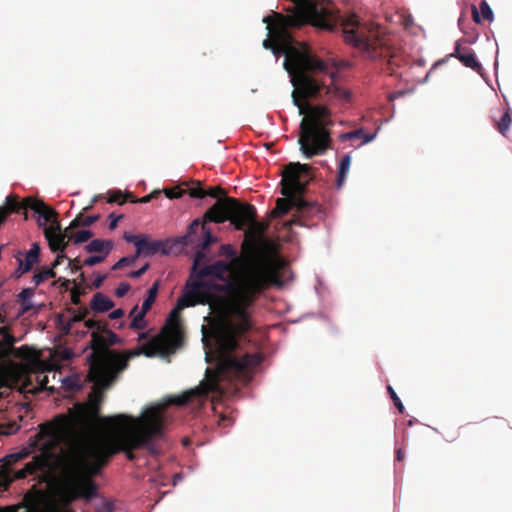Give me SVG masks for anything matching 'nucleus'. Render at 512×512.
Listing matches in <instances>:
<instances>
[{
  "instance_id": "nucleus-1",
  "label": "nucleus",
  "mask_w": 512,
  "mask_h": 512,
  "mask_svg": "<svg viewBox=\"0 0 512 512\" xmlns=\"http://www.w3.org/2000/svg\"><path fill=\"white\" fill-rule=\"evenodd\" d=\"M269 248L262 236L253 235L242 243L245 260L250 264L237 271L243 262L230 244L220 247L219 255L230 261L218 260L202 264L195 279L212 277L223 282L218 289L224 293L221 300V318L209 331L203 327V343L206 361L216 362L215 369H207L200 385L181 395L169 399V405L184 406L197 400L205 401L210 394L222 396L221 381L238 379L249 382L255 369L261 364L259 353H241L240 344L245 334L253 327L252 314L260 295L272 285L279 283L278 268L269 261H258Z\"/></svg>"
},
{
  "instance_id": "nucleus-2",
  "label": "nucleus",
  "mask_w": 512,
  "mask_h": 512,
  "mask_svg": "<svg viewBox=\"0 0 512 512\" xmlns=\"http://www.w3.org/2000/svg\"><path fill=\"white\" fill-rule=\"evenodd\" d=\"M112 426L107 433L94 436L83 441L79 448L89 460L92 473L98 474L108 464L111 457L124 452L127 459L134 460V450L147 448L164 435L165 418L163 408L151 406L146 408L139 417L128 414H116L113 418H105Z\"/></svg>"
},
{
  "instance_id": "nucleus-3",
  "label": "nucleus",
  "mask_w": 512,
  "mask_h": 512,
  "mask_svg": "<svg viewBox=\"0 0 512 512\" xmlns=\"http://www.w3.org/2000/svg\"><path fill=\"white\" fill-rule=\"evenodd\" d=\"M256 216V209L253 205L242 204L232 197H224L223 199H218L206 211L203 222L195 219L188 226L187 233L177 240L179 244L197 248L190 277L195 278L196 272H198L202 264L208 261L206 250L216 241L210 229L206 227V221L214 223L230 221L237 230H243L245 227L251 226L259 233H262L265 227L256 221Z\"/></svg>"
},
{
  "instance_id": "nucleus-4",
  "label": "nucleus",
  "mask_w": 512,
  "mask_h": 512,
  "mask_svg": "<svg viewBox=\"0 0 512 512\" xmlns=\"http://www.w3.org/2000/svg\"><path fill=\"white\" fill-rule=\"evenodd\" d=\"M87 378L92 382L93 389L89 393L86 403H77L69 415H58L51 422L43 423L39 426L40 433L37 439L45 435L50 437L52 445H60L64 437L80 435L85 437L86 441L90 437H94L93 432L97 429L107 433L112 426L106 423L105 418H113L112 416H102L101 406L104 400V391L111 386H102L96 380L92 379L90 370H88Z\"/></svg>"
},
{
  "instance_id": "nucleus-5",
  "label": "nucleus",
  "mask_w": 512,
  "mask_h": 512,
  "mask_svg": "<svg viewBox=\"0 0 512 512\" xmlns=\"http://www.w3.org/2000/svg\"><path fill=\"white\" fill-rule=\"evenodd\" d=\"M84 324L91 330V340L87 346L91 352L86 357L90 375L100 385L112 386L128 368L129 361L144 354V345L138 349L124 352L111 349L110 347L121 343V339L108 328L106 321L88 319Z\"/></svg>"
},
{
  "instance_id": "nucleus-6",
  "label": "nucleus",
  "mask_w": 512,
  "mask_h": 512,
  "mask_svg": "<svg viewBox=\"0 0 512 512\" xmlns=\"http://www.w3.org/2000/svg\"><path fill=\"white\" fill-rule=\"evenodd\" d=\"M213 298L210 286L201 279L191 278L186 283L183 294L171 310L166 325L161 333L144 344V355L152 357L155 354L167 356L179 349L184 340L180 322V312L197 304H209Z\"/></svg>"
},
{
  "instance_id": "nucleus-7",
  "label": "nucleus",
  "mask_w": 512,
  "mask_h": 512,
  "mask_svg": "<svg viewBox=\"0 0 512 512\" xmlns=\"http://www.w3.org/2000/svg\"><path fill=\"white\" fill-rule=\"evenodd\" d=\"M56 460L59 461L62 475L57 492L62 508L54 505L46 512H74L68 509L73 501L78 498L91 500L97 496V485L92 479L97 474L92 473L89 460L80 449L71 450Z\"/></svg>"
},
{
  "instance_id": "nucleus-8",
  "label": "nucleus",
  "mask_w": 512,
  "mask_h": 512,
  "mask_svg": "<svg viewBox=\"0 0 512 512\" xmlns=\"http://www.w3.org/2000/svg\"><path fill=\"white\" fill-rule=\"evenodd\" d=\"M29 438V448L7 455L0 465V491H6L14 480L25 479L37 472H45L53 468L58 458L54 450L59 445H52L48 435L37 439Z\"/></svg>"
},
{
  "instance_id": "nucleus-9",
  "label": "nucleus",
  "mask_w": 512,
  "mask_h": 512,
  "mask_svg": "<svg viewBox=\"0 0 512 512\" xmlns=\"http://www.w3.org/2000/svg\"><path fill=\"white\" fill-rule=\"evenodd\" d=\"M29 438V448L7 455L0 465V491H6L14 480L25 479L37 472H45L53 468L58 458L54 450L59 445H52L48 435L37 439Z\"/></svg>"
},
{
  "instance_id": "nucleus-10",
  "label": "nucleus",
  "mask_w": 512,
  "mask_h": 512,
  "mask_svg": "<svg viewBox=\"0 0 512 512\" xmlns=\"http://www.w3.org/2000/svg\"><path fill=\"white\" fill-rule=\"evenodd\" d=\"M311 167L308 164L289 163L284 171L281 180V194L283 198L276 200V207L271 211V216L274 218L282 217L290 210L296 211L299 196L302 193L304 185L301 181V176L310 175Z\"/></svg>"
},
{
  "instance_id": "nucleus-11",
  "label": "nucleus",
  "mask_w": 512,
  "mask_h": 512,
  "mask_svg": "<svg viewBox=\"0 0 512 512\" xmlns=\"http://www.w3.org/2000/svg\"><path fill=\"white\" fill-rule=\"evenodd\" d=\"M30 209L38 214L37 223L40 227H48L46 224L57 221V213L54 209L46 205L42 200L33 197H26L22 201L15 194L6 197L4 204L0 207V225L5 222L11 213H19L24 211V218L27 219V210Z\"/></svg>"
},
{
  "instance_id": "nucleus-12",
  "label": "nucleus",
  "mask_w": 512,
  "mask_h": 512,
  "mask_svg": "<svg viewBox=\"0 0 512 512\" xmlns=\"http://www.w3.org/2000/svg\"><path fill=\"white\" fill-rule=\"evenodd\" d=\"M296 211L293 214L292 219L287 223L289 226L292 225H305L309 226L308 221L314 219H322V209L316 202H308L299 196Z\"/></svg>"
},
{
  "instance_id": "nucleus-13",
  "label": "nucleus",
  "mask_w": 512,
  "mask_h": 512,
  "mask_svg": "<svg viewBox=\"0 0 512 512\" xmlns=\"http://www.w3.org/2000/svg\"><path fill=\"white\" fill-rule=\"evenodd\" d=\"M75 228H70V225L62 231L61 225L58 221L55 224L45 227L44 236L48 241L49 247L52 252H64L68 243L71 239L69 236L75 234L73 232Z\"/></svg>"
},
{
  "instance_id": "nucleus-14",
  "label": "nucleus",
  "mask_w": 512,
  "mask_h": 512,
  "mask_svg": "<svg viewBox=\"0 0 512 512\" xmlns=\"http://www.w3.org/2000/svg\"><path fill=\"white\" fill-rule=\"evenodd\" d=\"M450 56L457 58L465 67L470 68L477 73L482 71V65L477 60L473 50L469 47L461 46L459 42L456 43L454 52Z\"/></svg>"
},
{
  "instance_id": "nucleus-15",
  "label": "nucleus",
  "mask_w": 512,
  "mask_h": 512,
  "mask_svg": "<svg viewBox=\"0 0 512 512\" xmlns=\"http://www.w3.org/2000/svg\"><path fill=\"white\" fill-rule=\"evenodd\" d=\"M158 252L168 254L169 250L163 241L149 240L146 236L141 237L140 241L136 243V256H152Z\"/></svg>"
},
{
  "instance_id": "nucleus-16",
  "label": "nucleus",
  "mask_w": 512,
  "mask_h": 512,
  "mask_svg": "<svg viewBox=\"0 0 512 512\" xmlns=\"http://www.w3.org/2000/svg\"><path fill=\"white\" fill-rule=\"evenodd\" d=\"M40 260V246L37 242L31 245L28 252L25 253V257H17L18 268L17 273L22 275L29 272L33 265L38 263Z\"/></svg>"
},
{
  "instance_id": "nucleus-17",
  "label": "nucleus",
  "mask_w": 512,
  "mask_h": 512,
  "mask_svg": "<svg viewBox=\"0 0 512 512\" xmlns=\"http://www.w3.org/2000/svg\"><path fill=\"white\" fill-rule=\"evenodd\" d=\"M188 193L192 198L199 199H203L206 196L219 198L220 196L226 195L225 190L220 186L210 187L206 190L201 187L200 182L194 183L193 186L188 189Z\"/></svg>"
},
{
  "instance_id": "nucleus-18",
  "label": "nucleus",
  "mask_w": 512,
  "mask_h": 512,
  "mask_svg": "<svg viewBox=\"0 0 512 512\" xmlns=\"http://www.w3.org/2000/svg\"><path fill=\"white\" fill-rule=\"evenodd\" d=\"M114 307V302L101 292H97L93 295L90 301V308L95 313H104Z\"/></svg>"
},
{
  "instance_id": "nucleus-19",
  "label": "nucleus",
  "mask_w": 512,
  "mask_h": 512,
  "mask_svg": "<svg viewBox=\"0 0 512 512\" xmlns=\"http://www.w3.org/2000/svg\"><path fill=\"white\" fill-rule=\"evenodd\" d=\"M71 312L73 315L67 321L62 315L58 317L61 329L65 334L70 332L74 323L84 320L89 313L86 307H80L78 311L72 310Z\"/></svg>"
},
{
  "instance_id": "nucleus-20",
  "label": "nucleus",
  "mask_w": 512,
  "mask_h": 512,
  "mask_svg": "<svg viewBox=\"0 0 512 512\" xmlns=\"http://www.w3.org/2000/svg\"><path fill=\"white\" fill-rule=\"evenodd\" d=\"M112 240L93 239L85 246L87 253H99L100 255L108 256L113 249Z\"/></svg>"
},
{
  "instance_id": "nucleus-21",
  "label": "nucleus",
  "mask_w": 512,
  "mask_h": 512,
  "mask_svg": "<svg viewBox=\"0 0 512 512\" xmlns=\"http://www.w3.org/2000/svg\"><path fill=\"white\" fill-rule=\"evenodd\" d=\"M471 10L473 21L477 24H481L482 20L489 22L493 20V11L486 1H481L479 9L473 5Z\"/></svg>"
},
{
  "instance_id": "nucleus-22",
  "label": "nucleus",
  "mask_w": 512,
  "mask_h": 512,
  "mask_svg": "<svg viewBox=\"0 0 512 512\" xmlns=\"http://www.w3.org/2000/svg\"><path fill=\"white\" fill-rule=\"evenodd\" d=\"M493 121H494L495 128L497 129V131L501 135L506 136L507 132L510 129V125L512 123L510 108H505L502 111V113L500 114L499 119H496V116L494 115Z\"/></svg>"
},
{
  "instance_id": "nucleus-23",
  "label": "nucleus",
  "mask_w": 512,
  "mask_h": 512,
  "mask_svg": "<svg viewBox=\"0 0 512 512\" xmlns=\"http://www.w3.org/2000/svg\"><path fill=\"white\" fill-rule=\"evenodd\" d=\"M146 314L147 313H143L141 310L138 311V306L136 305L130 312V316H132V321L129 325V328L133 330L144 329L146 327Z\"/></svg>"
},
{
  "instance_id": "nucleus-24",
  "label": "nucleus",
  "mask_w": 512,
  "mask_h": 512,
  "mask_svg": "<svg viewBox=\"0 0 512 512\" xmlns=\"http://www.w3.org/2000/svg\"><path fill=\"white\" fill-rule=\"evenodd\" d=\"M350 164H351L350 155H348V154L344 155L341 158L340 163H339V170H338V176H337V187L338 188H340L343 185L345 178L347 176V173L349 171Z\"/></svg>"
},
{
  "instance_id": "nucleus-25",
  "label": "nucleus",
  "mask_w": 512,
  "mask_h": 512,
  "mask_svg": "<svg viewBox=\"0 0 512 512\" xmlns=\"http://www.w3.org/2000/svg\"><path fill=\"white\" fill-rule=\"evenodd\" d=\"M99 215L83 216V214L77 215L70 223V228H78L80 226L89 227L99 219Z\"/></svg>"
},
{
  "instance_id": "nucleus-26",
  "label": "nucleus",
  "mask_w": 512,
  "mask_h": 512,
  "mask_svg": "<svg viewBox=\"0 0 512 512\" xmlns=\"http://www.w3.org/2000/svg\"><path fill=\"white\" fill-rule=\"evenodd\" d=\"M55 277L56 273L53 270V268L42 267L41 270L34 274L32 281L35 284V286H38L45 280Z\"/></svg>"
},
{
  "instance_id": "nucleus-27",
  "label": "nucleus",
  "mask_w": 512,
  "mask_h": 512,
  "mask_svg": "<svg viewBox=\"0 0 512 512\" xmlns=\"http://www.w3.org/2000/svg\"><path fill=\"white\" fill-rule=\"evenodd\" d=\"M376 134H363L362 129L355 130L349 133H345L341 136L342 140L352 139V138H360L363 137V143H368L375 138Z\"/></svg>"
},
{
  "instance_id": "nucleus-28",
  "label": "nucleus",
  "mask_w": 512,
  "mask_h": 512,
  "mask_svg": "<svg viewBox=\"0 0 512 512\" xmlns=\"http://www.w3.org/2000/svg\"><path fill=\"white\" fill-rule=\"evenodd\" d=\"M161 192L159 190H154L150 194L145 195L141 198H136L131 192H127V197H129V201L131 203H148L152 199L157 198Z\"/></svg>"
},
{
  "instance_id": "nucleus-29",
  "label": "nucleus",
  "mask_w": 512,
  "mask_h": 512,
  "mask_svg": "<svg viewBox=\"0 0 512 512\" xmlns=\"http://www.w3.org/2000/svg\"><path fill=\"white\" fill-rule=\"evenodd\" d=\"M126 201H129V197H127V192L126 193H123L122 191L120 190H112V191H109V198H108V202L109 203H118L120 205L124 204Z\"/></svg>"
},
{
  "instance_id": "nucleus-30",
  "label": "nucleus",
  "mask_w": 512,
  "mask_h": 512,
  "mask_svg": "<svg viewBox=\"0 0 512 512\" xmlns=\"http://www.w3.org/2000/svg\"><path fill=\"white\" fill-rule=\"evenodd\" d=\"M92 236L93 233L90 230H81L75 234H71L69 239H72L75 244H80L88 241Z\"/></svg>"
},
{
  "instance_id": "nucleus-31",
  "label": "nucleus",
  "mask_w": 512,
  "mask_h": 512,
  "mask_svg": "<svg viewBox=\"0 0 512 512\" xmlns=\"http://www.w3.org/2000/svg\"><path fill=\"white\" fill-rule=\"evenodd\" d=\"M387 391H388V393H389V395H390V397H391L395 407L398 409V411L400 413H403L404 412V406H403L400 398L398 397V395L394 391V389L390 385H388L387 386Z\"/></svg>"
},
{
  "instance_id": "nucleus-32",
  "label": "nucleus",
  "mask_w": 512,
  "mask_h": 512,
  "mask_svg": "<svg viewBox=\"0 0 512 512\" xmlns=\"http://www.w3.org/2000/svg\"><path fill=\"white\" fill-rule=\"evenodd\" d=\"M164 193L169 199H178L186 193V190L181 189L180 187H173L170 189H165Z\"/></svg>"
},
{
  "instance_id": "nucleus-33",
  "label": "nucleus",
  "mask_w": 512,
  "mask_h": 512,
  "mask_svg": "<svg viewBox=\"0 0 512 512\" xmlns=\"http://www.w3.org/2000/svg\"><path fill=\"white\" fill-rule=\"evenodd\" d=\"M106 258H107V256H105V255H100V254L92 255V256H89L86 259H84L83 264L85 266H94L96 264L102 263L103 261H105Z\"/></svg>"
},
{
  "instance_id": "nucleus-34",
  "label": "nucleus",
  "mask_w": 512,
  "mask_h": 512,
  "mask_svg": "<svg viewBox=\"0 0 512 512\" xmlns=\"http://www.w3.org/2000/svg\"><path fill=\"white\" fill-rule=\"evenodd\" d=\"M137 256L134 257H122L112 267V270H118L125 266H129L134 263Z\"/></svg>"
},
{
  "instance_id": "nucleus-35",
  "label": "nucleus",
  "mask_w": 512,
  "mask_h": 512,
  "mask_svg": "<svg viewBox=\"0 0 512 512\" xmlns=\"http://www.w3.org/2000/svg\"><path fill=\"white\" fill-rule=\"evenodd\" d=\"M83 293H84V291L81 290V288L79 287L78 284L73 286V288L71 289V301H72V303L75 304V305H79L80 304V297H81V295Z\"/></svg>"
},
{
  "instance_id": "nucleus-36",
  "label": "nucleus",
  "mask_w": 512,
  "mask_h": 512,
  "mask_svg": "<svg viewBox=\"0 0 512 512\" xmlns=\"http://www.w3.org/2000/svg\"><path fill=\"white\" fill-rule=\"evenodd\" d=\"M68 260V266L72 273H76L77 271H80L83 266V261H81L78 257L74 259H67Z\"/></svg>"
},
{
  "instance_id": "nucleus-37",
  "label": "nucleus",
  "mask_w": 512,
  "mask_h": 512,
  "mask_svg": "<svg viewBox=\"0 0 512 512\" xmlns=\"http://www.w3.org/2000/svg\"><path fill=\"white\" fill-rule=\"evenodd\" d=\"M123 217H124L123 214H120L117 216L114 213L109 214V216H108V218L110 219L109 229L114 230L117 227L119 220L122 219Z\"/></svg>"
},
{
  "instance_id": "nucleus-38",
  "label": "nucleus",
  "mask_w": 512,
  "mask_h": 512,
  "mask_svg": "<svg viewBox=\"0 0 512 512\" xmlns=\"http://www.w3.org/2000/svg\"><path fill=\"white\" fill-rule=\"evenodd\" d=\"M148 268H149V264L146 263L140 269L130 272L129 277L132 279H137V278L141 277L148 270Z\"/></svg>"
},
{
  "instance_id": "nucleus-39",
  "label": "nucleus",
  "mask_w": 512,
  "mask_h": 512,
  "mask_svg": "<svg viewBox=\"0 0 512 512\" xmlns=\"http://www.w3.org/2000/svg\"><path fill=\"white\" fill-rule=\"evenodd\" d=\"M130 289V285L128 283H121L116 291H115V294L117 297H123L126 295V293L129 291Z\"/></svg>"
},
{
  "instance_id": "nucleus-40",
  "label": "nucleus",
  "mask_w": 512,
  "mask_h": 512,
  "mask_svg": "<svg viewBox=\"0 0 512 512\" xmlns=\"http://www.w3.org/2000/svg\"><path fill=\"white\" fill-rule=\"evenodd\" d=\"M34 294V289L32 288H26V289H23L20 294H19V298L22 300V301H27L29 300Z\"/></svg>"
},
{
  "instance_id": "nucleus-41",
  "label": "nucleus",
  "mask_w": 512,
  "mask_h": 512,
  "mask_svg": "<svg viewBox=\"0 0 512 512\" xmlns=\"http://www.w3.org/2000/svg\"><path fill=\"white\" fill-rule=\"evenodd\" d=\"M158 289H159V282L156 281L148 290V295L147 297L153 299V300H156V297H157V294H158Z\"/></svg>"
},
{
  "instance_id": "nucleus-42",
  "label": "nucleus",
  "mask_w": 512,
  "mask_h": 512,
  "mask_svg": "<svg viewBox=\"0 0 512 512\" xmlns=\"http://www.w3.org/2000/svg\"><path fill=\"white\" fill-rule=\"evenodd\" d=\"M154 302H155V300H153L149 297H146L142 303L141 311L143 313H147L151 309Z\"/></svg>"
},
{
  "instance_id": "nucleus-43",
  "label": "nucleus",
  "mask_w": 512,
  "mask_h": 512,
  "mask_svg": "<svg viewBox=\"0 0 512 512\" xmlns=\"http://www.w3.org/2000/svg\"><path fill=\"white\" fill-rule=\"evenodd\" d=\"M106 274H97L96 278L94 279L92 283L93 288H100L103 284V281L106 279Z\"/></svg>"
},
{
  "instance_id": "nucleus-44",
  "label": "nucleus",
  "mask_w": 512,
  "mask_h": 512,
  "mask_svg": "<svg viewBox=\"0 0 512 512\" xmlns=\"http://www.w3.org/2000/svg\"><path fill=\"white\" fill-rule=\"evenodd\" d=\"M65 259H68V258L66 257V255L64 254V252H60V253L57 255V257H56V259L54 260V262L52 263V267H51V268H53V270H54L57 266H59L60 264H62V263H63V261H64Z\"/></svg>"
},
{
  "instance_id": "nucleus-45",
  "label": "nucleus",
  "mask_w": 512,
  "mask_h": 512,
  "mask_svg": "<svg viewBox=\"0 0 512 512\" xmlns=\"http://www.w3.org/2000/svg\"><path fill=\"white\" fill-rule=\"evenodd\" d=\"M57 281L61 282V287H63L66 290L69 289L70 284H73L74 286L77 284L76 280H69L62 277L58 278Z\"/></svg>"
},
{
  "instance_id": "nucleus-46",
  "label": "nucleus",
  "mask_w": 512,
  "mask_h": 512,
  "mask_svg": "<svg viewBox=\"0 0 512 512\" xmlns=\"http://www.w3.org/2000/svg\"><path fill=\"white\" fill-rule=\"evenodd\" d=\"M124 316V310L121 309V308H118L114 311H112L110 314H109V318L112 319V320H115V319H120Z\"/></svg>"
},
{
  "instance_id": "nucleus-47",
  "label": "nucleus",
  "mask_w": 512,
  "mask_h": 512,
  "mask_svg": "<svg viewBox=\"0 0 512 512\" xmlns=\"http://www.w3.org/2000/svg\"><path fill=\"white\" fill-rule=\"evenodd\" d=\"M124 239L129 242V243H133L135 246H136V243L138 241H140L141 237L139 236H136V235H132V234H128V233H125L124 234Z\"/></svg>"
},
{
  "instance_id": "nucleus-48",
  "label": "nucleus",
  "mask_w": 512,
  "mask_h": 512,
  "mask_svg": "<svg viewBox=\"0 0 512 512\" xmlns=\"http://www.w3.org/2000/svg\"><path fill=\"white\" fill-rule=\"evenodd\" d=\"M395 453H396V460L402 461L404 458V451L401 448H397Z\"/></svg>"
},
{
  "instance_id": "nucleus-49",
  "label": "nucleus",
  "mask_w": 512,
  "mask_h": 512,
  "mask_svg": "<svg viewBox=\"0 0 512 512\" xmlns=\"http://www.w3.org/2000/svg\"><path fill=\"white\" fill-rule=\"evenodd\" d=\"M79 282H80L79 284H82L85 282V275L82 272L79 274Z\"/></svg>"
},
{
  "instance_id": "nucleus-50",
  "label": "nucleus",
  "mask_w": 512,
  "mask_h": 512,
  "mask_svg": "<svg viewBox=\"0 0 512 512\" xmlns=\"http://www.w3.org/2000/svg\"><path fill=\"white\" fill-rule=\"evenodd\" d=\"M146 338H147V334H146V333H141V334L139 335V338H138V339H139V341H141V340L146 339Z\"/></svg>"
},
{
  "instance_id": "nucleus-51",
  "label": "nucleus",
  "mask_w": 512,
  "mask_h": 512,
  "mask_svg": "<svg viewBox=\"0 0 512 512\" xmlns=\"http://www.w3.org/2000/svg\"><path fill=\"white\" fill-rule=\"evenodd\" d=\"M498 421V418H494V419H486L485 422L487 423H491V422H497Z\"/></svg>"
}]
</instances>
